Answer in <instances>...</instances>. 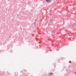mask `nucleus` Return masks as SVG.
I'll return each mask as SVG.
<instances>
[{"mask_svg":"<svg viewBox=\"0 0 76 76\" xmlns=\"http://www.w3.org/2000/svg\"><path fill=\"white\" fill-rule=\"evenodd\" d=\"M50 0H46V2H48L49 1H50Z\"/></svg>","mask_w":76,"mask_h":76,"instance_id":"obj_1","label":"nucleus"},{"mask_svg":"<svg viewBox=\"0 0 76 76\" xmlns=\"http://www.w3.org/2000/svg\"><path fill=\"white\" fill-rule=\"evenodd\" d=\"M50 75H53V73H50Z\"/></svg>","mask_w":76,"mask_h":76,"instance_id":"obj_2","label":"nucleus"}]
</instances>
